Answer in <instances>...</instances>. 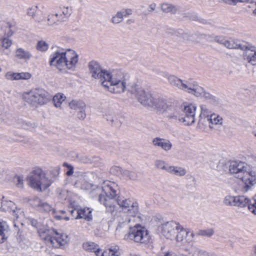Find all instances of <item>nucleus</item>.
I'll list each match as a JSON object with an SVG mask.
<instances>
[{
    "label": "nucleus",
    "instance_id": "obj_48",
    "mask_svg": "<svg viewBox=\"0 0 256 256\" xmlns=\"http://www.w3.org/2000/svg\"><path fill=\"white\" fill-rule=\"evenodd\" d=\"M38 7L37 6H33L28 8L26 10V14L32 18L36 16Z\"/></svg>",
    "mask_w": 256,
    "mask_h": 256
},
{
    "label": "nucleus",
    "instance_id": "obj_18",
    "mask_svg": "<svg viewBox=\"0 0 256 256\" xmlns=\"http://www.w3.org/2000/svg\"><path fill=\"white\" fill-rule=\"evenodd\" d=\"M169 103L170 102H168L166 99L154 96L152 101V104H150V106L163 112L167 106H168Z\"/></svg>",
    "mask_w": 256,
    "mask_h": 256
},
{
    "label": "nucleus",
    "instance_id": "obj_53",
    "mask_svg": "<svg viewBox=\"0 0 256 256\" xmlns=\"http://www.w3.org/2000/svg\"><path fill=\"white\" fill-rule=\"evenodd\" d=\"M5 78L10 80H17V72H8L4 75Z\"/></svg>",
    "mask_w": 256,
    "mask_h": 256
},
{
    "label": "nucleus",
    "instance_id": "obj_12",
    "mask_svg": "<svg viewBox=\"0 0 256 256\" xmlns=\"http://www.w3.org/2000/svg\"><path fill=\"white\" fill-rule=\"evenodd\" d=\"M30 205L37 210L46 214H51L54 216L56 210L52 206L44 200L34 197L30 200Z\"/></svg>",
    "mask_w": 256,
    "mask_h": 256
},
{
    "label": "nucleus",
    "instance_id": "obj_63",
    "mask_svg": "<svg viewBox=\"0 0 256 256\" xmlns=\"http://www.w3.org/2000/svg\"><path fill=\"white\" fill-rule=\"evenodd\" d=\"M224 2L229 4H234L238 2H242V0H224Z\"/></svg>",
    "mask_w": 256,
    "mask_h": 256
},
{
    "label": "nucleus",
    "instance_id": "obj_33",
    "mask_svg": "<svg viewBox=\"0 0 256 256\" xmlns=\"http://www.w3.org/2000/svg\"><path fill=\"white\" fill-rule=\"evenodd\" d=\"M200 120L198 123H200L202 119L206 118H210V114H212V112L208 108V106L205 104H202L200 106Z\"/></svg>",
    "mask_w": 256,
    "mask_h": 256
},
{
    "label": "nucleus",
    "instance_id": "obj_45",
    "mask_svg": "<svg viewBox=\"0 0 256 256\" xmlns=\"http://www.w3.org/2000/svg\"><path fill=\"white\" fill-rule=\"evenodd\" d=\"M124 17L120 10L118 11L116 14L114 16L111 20V22L114 24H118L124 20Z\"/></svg>",
    "mask_w": 256,
    "mask_h": 256
},
{
    "label": "nucleus",
    "instance_id": "obj_2",
    "mask_svg": "<svg viewBox=\"0 0 256 256\" xmlns=\"http://www.w3.org/2000/svg\"><path fill=\"white\" fill-rule=\"evenodd\" d=\"M78 55L71 49L57 47L50 56V64L61 70L65 68L72 69L78 62Z\"/></svg>",
    "mask_w": 256,
    "mask_h": 256
},
{
    "label": "nucleus",
    "instance_id": "obj_39",
    "mask_svg": "<svg viewBox=\"0 0 256 256\" xmlns=\"http://www.w3.org/2000/svg\"><path fill=\"white\" fill-rule=\"evenodd\" d=\"M197 83L195 82H182L180 90H184L188 93H190Z\"/></svg>",
    "mask_w": 256,
    "mask_h": 256
},
{
    "label": "nucleus",
    "instance_id": "obj_21",
    "mask_svg": "<svg viewBox=\"0 0 256 256\" xmlns=\"http://www.w3.org/2000/svg\"><path fill=\"white\" fill-rule=\"evenodd\" d=\"M242 50H244V58L252 64H256V48H248L246 46V48Z\"/></svg>",
    "mask_w": 256,
    "mask_h": 256
},
{
    "label": "nucleus",
    "instance_id": "obj_8",
    "mask_svg": "<svg viewBox=\"0 0 256 256\" xmlns=\"http://www.w3.org/2000/svg\"><path fill=\"white\" fill-rule=\"evenodd\" d=\"M124 239L136 242L146 244L150 241V236L146 230L139 226H134L130 228V232L124 236Z\"/></svg>",
    "mask_w": 256,
    "mask_h": 256
},
{
    "label": "nucleus",
    "instance_id": "obj_46",
    "mask_svg": "<svg viewBox=\"0 0 256 256\" xmlns=\"http://www.w3.org/2000/svg\"><path fill=\"white\" fill-rule=\"evenodd\" d=\"M102 112L103 114V116L106 118L107 120H110L111 122H113L114 121L113 118H111L114 112L110 108H105Z\"/></svg>",
    "mask_w": 256,
    "mask_h": 256
},
{
    "label": "nucleus",
    "instance_id": "obj_34",
    "mask_svg": "<svg viewBox=\"0 0 256 256\" xmlns=\"http://www.w3.org/2000/svg\"><path fill=\"white\" fill-rule=\"evenodd\" d=\"M8 229V226L6 222H0V244L3 243L7 239L6 234Z\"/></svg>",
    "mask_w": 256,
    "mask_h": 256
},
{
    "label": "nucleus",
    "instance_id": "obj_60",
    "mask_svg": "<svg viewBox=\"0 0 256 256\" xmlns=\"http://www.w3.org/2000/svg\"><path fill=\"white\" fill-rule=\"evenodd\" d=\"M158 76L160 78L164 77V78H166L167 80H168V76H170V75L168 72H162V71L159 72L158 73Z\"/></svg>",
    "mask_w": 256,
    "mask_h": 256
},
{
    "label": "nucleus",
    "instance_id": "obj_58",
    "mask_svg": "<svg viewBox=\"0 0 256 256\" xmlns=\"http://www.w3.org/2000/svg\"><path fill=\"white\" fill-rule=\"evenodd\" d=\"M16 185L19 188L23 187V179L20 176H16L15 178Z\"/></svg>",
    "mask_w": 256,
    "mask_h": 256
},
{
    "label": "nucleus",
    "instance_id": "obj_20",
    "mask_svg": "<svg viewBox=\"0 0 256 256\" xmlns=\"http://www.w3.org/2000/svg\"><path fill=\"white\" fill-rule=\"evenodd\" d=\"M72 14V8L68 6H60L56 12V16L58 20L65 22Z\"/></svg>",
    "mask_w": 256,
    "mask_h": 256
},
{
    "label": "nucleus",
    "instance_id": "obj_35",
    "mask_svg": "<svg viewBox=\"0 0 256 256\" xmlns=\"http://www.w3.org/2000/svg\"><path fill=\"white\" fill-rule=\"evenodd\" d=\"M15 208L14 204L12 201L2 200L0 209L2 211L12 212Z\"/></svg>",
    "mask_w": 256,
    "mask_h": 256
},
{
    "label": "nucleus",
    "instance_id": "obj_13",
    "mask_svg": "<svg viewBox=\"0 0 256 256\" xmlns=\"http://www.w3.org/2000/svg\"><path fill=\"white\" fill-rule=\"evenodd\" d=\"M196 109V106L194 104H184L182 110L184 116L179 119V120L186 126H190L194 123Z\"/></svg>",
    "mask_w": 256,
    "mask_h": 256
},
{
    "label": "nucleus",
    "instance_id": "obj_55",
    "mask_svg": "<svg viewBox=\"0 0 256 256\" xmlns=\"http://www.w3.org/2000/svg\"><path fill=\"white\" fill-rule=\"evenodd\" d=\"M124 18H128L132 15L133 12V10L130 8H123L120 10Z\"/></svg>",
    "mask_w": 256,
    "mask_h": 256
},
{
    "label": "nucleus",
    "instance_id": "obj_42",
    "mask_svg": "<svg viewBox=\"0 0 256 256\" xmlns=\"http://www.w3.org/2000/svg\"><path fill=\"white\" fill-rule=\"evenodd\" d=\"M122 175L128 177L130 179L133 180H136L138 177V174L136 170H122Z\"/></svg>",
    "mask_w": 256,
    "mask_h": 256
},
{
    "label": "nucleus",
    "instance_id": "obj_23",
    "mask_svg": "<svg viewBox=\"0 0 256 256\" xmlns=\"http://www.w3.org/2000/svg\"><path fill=\"white\" fill-rule=\"evenodd\" d=\"M204 122H210L212 124L222 125L223 122V118L220 116L213 113L212 114H210V118L202 119L200 123H198V126L201 128H203L201 126V124H202Z\"/></svg>",
    "mask_w": 256,
    "mask_h": 256
},
{
    "label": "nucleus",
    "instance_id": "obj_29",
    "mask_svg": "<svg viewBox=\"0 0 256 256\" xmlns=\"http://www.w3.org/2000/svg\"><path fill=\"white\" fill-rule=\"evenodd\" d=\"M168 172L176 176H183L186 174V170L182 167L170 166Z\"/></svg>",
    "mask_w": 256,
    "mask_h": 256
},
{
    "label": "nucleus",
    "instance_id": "obj_52",
    "mask_svg": "<svg viewBox=\"0 0 256 256\" xmlns=\"http://www.w3.org/2000/svg\"><path fill=\"white\" fill-rule=\"evenodd\" d=\"M56 192L59 198L61 200H65L68 196V191L66 190L58 188Z\"/></svg>",
    "mask_w": 256,
    "mask_h": 256
},
{
    "label": "nucleus",
    "instance_id": "obj_49",
    "mask_svg": "<svg viewBox=\"0 0 256 256\" xmlns=\"http://www.w3.org/2000/svg\"><path fill=\"white\" fill-rule=\"evenodd\" d=\"M12 212L14 216V220L21 218L24 216L23 210L20 208H16V206Z\"/></svg>",
    "mask_w": 256,
    "mask_h": 256
},
{
    "label": "nucleus",
    "instance_id": "obj_3",
    "mask_svg": "<svg viewBox=\"0 0 256 256\" xmlns=\"http://www.w3.org/2000/svg\"><path fill=\"white\" fill-rule=\"evenodd\" d=\"M123 82L124 87L122 92L126 90L128 92L134 94L138 102L143 106H150V104H152V101L154 96L132 80H127L124 78Z\"/></svg>",
    "mask_w": 256,
    "mask_h": 256
},
{
    "label": "nucleus",
    "instance_id": "obj_30",
    "mask_svg": "<svg viewBox=\"0 0 256 256\" xmlns=\"http://www.w3.org/2000/svg\"><path fill=\"white\" fill-rule=\"evenodd\" d=\"M30 223L31 225L38 229V232L39 234V236L40 237L41 232H44L46 233V235L47 234L46 231L49 230L50 228H48L44 227V225L42 224L40 222H38L36 220L30 218L29 220Z\"/></svg>",
    "mask_w": 256,
    "mask_h": 256
},
{
    "label": "nucleus",
    "instance_id": "obj_59",
    "mask_svg": "<svg viewBox=\"0 0 256 256\" xmlns=\"http://www.w3.org/2000/svg\"><path fill=\"white\" fill-rule=\"evenodd\" d=\"M78 118L81 120H84L86 118V114L85 113V108L82 110H78Z\"/></svg>",
    "mask_w": 256,
    "mask_h": 256
},
{
    "label": "nucleus",
    "instance_id": "obj_10",
    "mask_svg": "<svg viewBox=\"0 0 256 256\" xmlns=\"http://www.w3.org/2000/svg\"><path fill=\"white\" fill-rule=\"evenodd\" d=\"M82 247L86 251L95 252L96 256H119L120 254V248L117 246H111L100 256L98 254L100 248L94 242L90 241L86 242L83 243Z\"/></svg>",
    "mask_w": 256,
    "mask_h": 256
},
{
    "label": "nucleus",
    "instance_id": "obj_1",
    "mask_svg": "<svg viewBox=\"0 0 256 256\" xmlns=\"http://www.w3.org/2000/svg\"><path fill=\"white\" fill-rule=\"evenodd\" d=\"M90 74L92 78L99 80L106 90L112 94L122 93L124 86L123 74L120 72H109L102 70L96 61H91L88 64Z\"/></svg>",
    "mask_w": 256,
    "mask_h": 256
},
{
    "label": "nucleus",
    "instance_id": "obj_22",
    "mask_svg": "<svg viewBox=\"0 0 256 256\" xmlns=\"http://www.w3.org/2000/svg\"><path fill=\"white\" fill-rule=\"evenodd\" d=\"M152 144L154 146L160 148L166 152L170 150L172 148V144L169 140L159 138H154Z\"/></svg>",
    "mask_w": 256,
    "mask_h": 256
},
{
    "label": "nucleus",
    "instance_id": "obj_31",
    "mask_svg": "<svg viewBox=\"0 0 256 256\" xmlns=\"http://www.w3.org/2000/svg\"><path fill=\"white\" fill-rule=\"evenodd\" d=\"M78 216L76 218H84L90 220L92 218V211L89 208H80L77 210Z\"/></svg>",
    "mask_w": 256,
    "mask_h": 256
},
{
    "label": "nucleus",
    "instance_id": "obj_16",
    "mask_svg": "<svg viewBox=\"0 0 256 256\" xmlns=\"http://www.w3.org/2000/svg\"><path fill=\"white\" fill-rule=\"evenodd\" d=\"M180 224L174 221L166 222L162 224L159 228L162 234L166 238H172L176 234Z\"/></svg>",
    "mask_w": 256,
    "mask_h": 256
},
{
    "label": "nucleus",
    "instance_id": "obj_7",
    "mask_svg": "<svg viewBox=\"0 0 256 256\" xmlns=\"http://www.w3.org/2000/svg\"><path fill=\"white\" fill-rule=\"evenodd\" d=\"M40 238L44 240L46 243L54 248H59L68 244L69 238L66 234H59L54 229H50L46 231V235L44 232H40Z\"/></svg>",
    "mask_w": 256,
    "mask_h": 256
},
{
    "label": "nucleus",
    "instance_id": "obj_27",
    "mask_svg": "<svg viewBox=\"0 0 256 256\" xmlns=\"http://www.w3.org/2000/svg\"><path fill=\"white\" fill-rule=\"evenodd\" d=\"M80 187L82 190H87L90 193H92L96 191L98 194V192H100V188L85 180L82 181Z\"/></svg>",
    "mask_w": 256,
    "mask_h": 256
},
{
    "label": "nucleus",
    "instance_id": "obj_43",
    "mask_svg": "<svg viewBox=\"0 0 256 256\" xmlns=\"http://www.w3.org/2000/svg\"><path fill=\"white\" fill-rule=\"evenodd\" d=\"M236 202V196L230 195L226 196L223 200L224 204L226 206H234Z\"/></svg>",
    "mask_w": 256,
    "mask_h": 256
},
{
    "label": "nucleus",
    "instance_id": "obj_44",
    "mask_svg": "<svg viewBox=\"0 0 256 256\" xmlns=\"http://www.w3.org/2000/svg\"><path fill=\"white\" fill-rule=\"evenodd\" d=\"M58 22H62L61 20H58L55 14H50L47 17V25L48 26H53L54 24H58Z\"/></svg>",
    "mask_w": 256,
    "mask_h": 256
},
{
    "label": "nucleus",
    "instance_id": "obj_32",
    "mask_svg": "<svg viewBox=\"0 0 256 256\" xmlns=\"http://www.w3.org/2000/svg\"><path fill=\"white\" fill-rule=\"evenodd\" d=\"M250 202V199L244 196H236L235 206L240 208L246 206Z\"/></svg>",
    "mask_w": 256,
    "mask_h": 256
},
{
    "label": "nucleus",
    "instance_id": "obj_54",
    "mask_svg": "<svg viewBox=\"0 0 256 256\" xmlns=\"http://www.w3.org/2000/svg\"><path fill=\"white\" fill-rule=\"evenodd\" d=\"M214 230L212 229H208L200 230L198 232V234L202 236H210L214 234Z\"/></svg>",
    "mask_w": 256,
    "mask_h": 256
},
{
    "label": "nucleus",
    "instance_id": "obj_50",
    "mask_svg": "<svg viewBox=\"0 0 256 256\" xmlns=\"http://www.w3.org/2000/svg\"><path fill=\"white\" fill-rule=\"evenodd\" d=\"M32 77V74L27 72H17V80H28Z\"/></svg>",
    "mask_w": 256,
    "mask_h": 256
},
{
    "label": "nucleus",
    "instance_id": "obj_56",
    "mask_svg": "<svg viewBox=\"0 0 256 256\" xmlns=\"http://www.w3.org/2000/svg\"><path fill=\"white\" fill-rule=\"evenodd\" d=\"M12 44V41L8 38H4L2 40V45L3 48L8 49Z\"/></svg>",
    "mask_w": 256,
    "mask_h": 256
},
{
    "label": "nucleus",
    "instance_id": "obj_6",
    "mask_svg": "<svg viewBox=\"0 0 256 256\" xmlns=\"http://www.w3.org/2000/svg\"><path fill=\"white\" fill-rule=\"evenodd\" d=\"M22 98L26 102L35 108L46 104L50 98L48 94L42 88H33L25 92Z\"/></svg>",
    "mask_w": 256,
    "mask_h": 256
},
{
    "label": "nucleus",
    "instance_id": "obj_62",
    "mask_svg": "<svg viewBox=\"0 0 256 256\" xmlns=\"http://www.w3.org/2000/svg\"><path fill=\"white\" fill-rule=\"evenodd\" d=\"M156 7V4L155 3L150 4L148 6V11L152 12L155 10Z\"/></svg>",
    "mask_w": 256,
    "mask_h": 256
},
{
    "label": "nucleus",
    "instance_id": "obj_40",
    "mask_svg": "<svg viewBox=\"0 0 256 256\" xmlns=\"http://www.w3.org/2000/svg\"><path fill=\"white\" fill-rule=\"evenodd\" d=\"M154 166L157 168L165 170L167 172L168 171V168L170 167V165H169L164 160H156L154 162Z\"/></svg>",
    "mask_w": 256,
    "mask_h": 256
},
{
    "label": "nucleus",
    "instance_id": "obj_61",
    "mask_svg": "<svg viewBox=\"0 0 256 256\" xmlns=\"http://www.w3.org/2000/svg\"><path fill=\"white\" fill-rule=\"evenodd\" d=\"M158 76L160 78L164 77V78H166L167 80H168V76H170V75L168 72H162V71L159 72L158 73Z\"/></svg>",
    "mask_w": 256,
    "mask_h": 256
},
{
    "label": "nucleus",
    "instance_id": "obj_64",
    "mask_svg": "<svg viewBox=\"0 0 256 256\" xmlns=\"http://www.w3.org/2000/svg\"><path fill=\"white\" fill-rule=\"evenodd\" d=\"M160 256H176V254H174L172 252H164L163 255H161Z\"/></svg>",
    "mask_w": 256,
    "mask_h": 256
},
{
    "label": "nucleus",
    "instance_id": "obj_28",
    "mask_svg": "<svg viewBox=\"0 0 256 256\" xmlns=\"http://www.w3.org/2000/svg\"><path fill=\"white\" fill-rule=\"evenodd\" d=\"M246 173L248 174L243 176L242 180L247 184H249L253 185L256 183V172L254 171L250 170L248 168L246 169Z\"/></svg>",
    "mask_w": 256,
    "mask_h": 256
},
{
    "label": "nucleus",
    "instance_id": "obj_26",
    "mask_svg": "<svg viewBox=\"0 0 256 256\" xmlns=\"http://www.w3.org/2000/svg\"><path fill=\"white\" fill-rule=\"evenodd\" d=\"M15 57L18 60H28L32 57L30 52L24 50L23 48H19L14 52Z\"/></svg>",
    "mask_w": 256,
    "mask_h": 256
},
{
    "label": "nucleus",
    "instance_id": "obj_37",
    "mask_svg": "<svg viewBox=\"0 0 256 256\" xmlns=\"http://www.w3.org/2000/svg\"><path fill=\"white\" fill-rule=\"evenodd\" d=\"M69 106L70 109L78 111L86 108V104L82 101L72 100L69 103Z\"/></svg>",
    "mask_w": 256,
    "mask_h": 256
},
{
    "label": "nucleus",
    "instance_id": "obj_14",
    "mask_svg": "<svg viewBox=\"0 0 256 256\" xmlns=\"http://www.w3.org/2000/svg\"><path fill=\"white\" fill-rule=\"evenodd\" d=\"M247 168H248V164L240 161L231 162L229 165L230 172L240 180L243 176L248 174L246 173Z\"/></svg>",
    "mask_w": 256,
    "mask_h": 256
},
{
    "label": "nucleus",
    "instance_id": "obj_51",
    "mask_svg": "<svg viewBox=\"0 0 256 256\" xmlns=\"http://www.w3.org/2000/svg\"><path fill=\"white\" fill-rule=\"evenodd\" d=\"M48 48V44L44 40L39 41L36 46L38 50L42 52L46 51Z\"/></svg>",
    "mask_w": 256,
    "mask_h": 256
},
{
    "label": "nucleus",
    "instance_id": "obj_57",
    "mask_svg": "<svg viewBox=\"0 0 256 256\" xmlns=\"http://www.w3.org/2000/svg\"><path fill=\"white\" fill-rule=\"evenodd\" d=\"M122 170H124L122 169L119 166H114L110 168V172L112 174L116 175H118L120 174H122Z\"/></svg>",
    "mask_w": 256,
    "mask_h": 256
},
{
    "label": "nucleus",
    "instance_id": "obj_38",
    "mask_svg": "<svg viewBox=\"0 0 256 256\" xmlns=\"http://www.w3.org/2000/svg\"><path fill=\"white\" fill-rule=\"evenodd\" d=\"M160 8L162 12L166 13L175 14L177 12L176 8L172 4L168 3L162 4H160Z\"/></svg>",
    "mask_w": 256,
    "mask_h": 256
},
{
    "label": "nucleus",
    "instance_id": "obj_24",
    "mask_svg": "<svg viewBox=\"0 0 256 256\" xmlns=\"http://www.w3.org/2000/svg\"><path fill=\"white\" fill-rule=\"evenodd\" d=\"M182 249L184 252V253L182 254V256H199L202 250V249L193 244L182 248Z\"/></svg>",
    "mask_w": 256,
    "mask_h": 256
},
{
    "label": "nucleus",
    "instance_id": "obj_19",
    "mask_svg": "<svg viewBox=\"0 0 256 256\" xmlns=\"http://www.w3.org/2000/svg\"><path fill=\"white\" fill-rule=\"evenodd\" d=\"M163 112L165 114L166 116L169 120L176 121L180 119L178 108L174 105H172L170 102Z\"/></svg>",
    "mask_w": 256,
    "mask_h": 256
},
{
    "label": "nucleus",
    "instance_id": "obj_41",
    "mask_svg": "<svg viewBox=\"0 0 256 256\" xmlns=\"http://www.w3.org/2000/svg\"><path fill=\"white\" fill-rule=\"evenodd\" d=\"M66 96L62 94H57L53 98L52 101L56 108H60L62 102L65 100Z\"/></svg>",
    "mask_w": 256,
    "mask_h": 256
},
{
    "label": "nucleus",
    "instance_id": "obj_17",
    "mask_svg": "<svg viewBox=\"0 0 256 256\" xmlns=\"http://www.w3.org/2000/svg\"><path fill=\"white\" fill-rule=\"evenodd\" d=\"M194 94L196 96L204 97L208 100H210V102L213 104H217L218 102V99L212 96L210 94L206 92L204 88L199 86L198 84L194 86V90L190 93Z\"/></svg>",
    "mask_w": 256,
    "mask_h": 256
},
{
    "label": "nucleus",
    "instance_id": "obj_11",
    "mask_svg": "<svg viewBox=\"0 0 256 256\" xmlns=\"http://www.w3.org/2000/svg\"><path fill=\"white\" fill-rule=\"evenodd\" d=\"M117 203L120 209L118 212H128L131 216H136L138 214V208L137 202H132L129 198H118Z\"/></svg>",
    "mask_w": 256,
    "mask_h": 256
},
{
    "label": "nucleus",
    "instance_id": "obj_5",
    "mask_svg": "<svg viewBox=\"0 0 256 256\" xmlns=\"http://www.w3.org/2000/svg\"><path fill=\"white\" fill-rule=\"evenodd\" d=\"M27 180L30 186L38 191L44 190L50 185V181L46 176L45 172L40 168L32 170Z\"/></svg>",
    "mask_w": 256,
    "mask_h": 256
},
{
    "label": "nucleus",
    "instance_id": "obj_36",
    "mask_svg": "<svg viewBox=\"0 0 256 256\" xmlns=\"http://www.w3.org/2000/svg\"><path fill=\"white\" fill-rule=\"evenodd\" d=\"M168 82L172 86H176L180 89L182 83V80L174 75L170 74L168 78Z\"/></svg>",
    "mask_w": 256,
    "mask_h": 256
},
{
    "label": "nucleus",
    "instance_id": "obj_47",
    "mask_svg": "<svg viewBox=\"0 0 256 256\" xmlns=\"http://www.w3.org/2000/svg\"><path fill=\"white\" fill-rule=\"evenodd\" d=\"M249 210L253 214L256 215V196L252 200H250V202L247 205Z\"/></svg>",
    "mask_w": 256,
    "mask_h": 256
},
{
    "label": "nucleus",
    "instance_id": "obj_15",
    "mask_svg": "<svg viewBox=\"0 0 256 256\" xmlns=\"http://www.w3.org/2000/svg\"><path fill=\"white\" fill-rule=\"evenodd\" d=\"M214 40L230 49H240L241 50L246 48V45L244 44L240 40L234 39H226L222 36H216L214 38Z\"/></svg>",
    "mask_w": 256,
    "mask_h": 256
},
{
    "label": "nucleus",
    "instance_id": "obj_4",
    "mask_svg": "<svg viewBox=\"0 0 256 256\" xmlns=\"http://www.w3.org/2000/svg\"><path fill=\"white\" fill-rule=\"evenodd\" d=\"M102 193L98 197L100 202L104 205L106 210L112 213L115 210L114 198L118 194V187L115 183L108 182L100 188Z\"/></svg>",
    "mask_w": 256,
    "mask_h": 256
},
{
    "label": "nucleus",
    "instance_id": "obj_9",
    "mask_svg": "<svg viewBox=\"0 0 256 256\" xmlns=\"http://www.w3.org/2000/svg\"><path fill=\"white\" fill-rule=\"evenodd\" d=\"M111 213L117 223L116 231L120 232L122 230L130 228L132 223L134 221L136 216H131L130 214L126 212H117Z\"/></svg>",
    "mask_w": 256,
    "mask_h": 256
},
{
    "label": "nucleus",
    "instance_id": "obj_25",
    "mask_svg": "<svg viewBox=\"0 0 256 256\" xmlns=\"http://www.w3.org/2000/svg\"><path fill=\"white\" fill-rule=\"evenodd\" d=\"M188 232L183 228L180 224L176 230V244L177 246H180L182 244L183 240L188 234Z\"/></svg>",
    "mask_w": 256,
    "mask_h": 256
}]
</instances>
